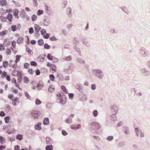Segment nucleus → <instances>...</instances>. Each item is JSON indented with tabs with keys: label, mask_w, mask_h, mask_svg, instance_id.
Instances as JSON below:
<instances>
[{
	"label": "nucleus",
	"mask_w": 150,
	"mask_h": 150,
	"mask_svg": "<svg viewBox=\"0 0 150 150\" xmlns=\"http://www.w3.org/2000/svg\"><path fill=\"white\" fill-rule=\"evenodd\" d=\"M21 25L20 24H18L17 25H13L11 26L12 30L14 32L17 30H19L21 28Z\"/></svg>",
	"instance_id": "f257e3e1"
},
{
	"label": "nucleus",
	"mask_w": 150,
	"mask_h": 150,
	"mask_svg": "<svg viewBox=\"0 0 150 150\" xmlns=\"http://www.w3.org/2000/svg\"><path fill=\"white\" fill-rule=\"evenodd\" d=\"M40 112L39 111H32L31 112V114L34 119L38 118V116L40 115Z\"/></svg>",
	"instance_id": "f03ea898"
},
{
	"label": "nucleus",
	"mask_w": 150,
	"mask_h": 150,
	"mask_svg": "<svg viewBox=\"0 0 150 150\" xmlns=\"http://www.w3.org/2000/svg\"><path fill=\"white\" fill-rule=\"evenodd\" d=\"M91 125L93 128L96 129H99L100 127L99 124L98 123L93 122L91 123Z\"/></svg>",
	"instance_id": "7ed1b4c3"
},
{
	"label": "nucleus",
	"mask_w": 150,
	"mask_h": 150,
	"mask_svg": "<svg viewBox=\"0 0 150 150\" xmlns=\"http://www.w3.org/2000/svg\"><path fill=\"white\" fill-rule=\"evenodd\" d=\"M12 103L13 105H16L20 103L19 98H15L12 99Z\"/></svg>",
	"instance_id": "20e7f679"
},
{
	"label": "nucleus",
	"mask_w": 150,
	"mask_h": 150,
	"mask_svg": "<svg viewBox=\"0 0 150 150\" xmlns=\"http://www.w3.org/2000/svg\"><path fill=\"white\" fill-rule=\"evenodd\" d=\"M9 67H12L13 68H16L17 66V64L16 63H15L12 60H10L9 62Z\"/></svg>",
	"instance_id": "39448f33"
},
{
	"label": "nucleus",
	"mask_w": 150,
	"mask_h": 150,
	"mask_svg": "<svg viewBox=\"0 0 150 150\" xmlns=\"http://www.w3.org/2000/svg\"><path fill=\"white\" fill-rule=\"evenodd\" d=\"M81 127V126L80 124L79 125H72L71 126V128L72 129H73L74 130H77V129L80 128Z\"/></svg>",
	"instance_id": "423d86ee"
},
{
	"label": "nucleus",
	"mask_w": 150,
	"mask_h": 150,
	"mask_svg": "<svg viewBox=\"0 0 150 150\" xmlns=\"http://www.w3.org/2000/svg\"><path fill=\"white\" fill-rule=\"evenodd\" d=\"M22 73V71H16L15 70H14L12 73V75L14 76H16V74L17 76H19V75H21Z\"/></svg>",
	"instance_id": "0eeeda50"
},
{
	"label": "nucleus",
	"mask_w": 150,
	"mask_h": 150,
	"mask_svg": "<svg viewBox=\"0 0 150 150\" xmlns=\"http://www.w3.org/2000/svg\"><path fill=\"white\" fill-rule=\"evenodd\" d=\"M23 41V38L21 36H20L18 38L17 40V43L20 44L21 43H22Z\"/></svg>",
	"instance_id": "6e6552de"
},
{
	"label": "nucleus",
	"mask_w": 150,
	"mask_h": 150,
	"mask_svg": "<svg viewBox=\"0 0 150 150\" xmlns=\"http://www.w3.org/2000/svg\"><path fill=\"white\" fill-rule=\"evenodd\" d=\"M97 74H100V75L98 76V75H97V76L100 79H101L103 77V74L102 71L100 69H98L96 70Z\"/></svg>",
	"instance_id": "1a4fd4ad"
},
{
	"label": "nucleus",
	"mask_w": 150,
	"mask_h": 150,
	"mask_svg": "<svg viewBox=\"0 0 150 150\" xmlns=\"http://www.w3.org/2000/svg\"><path fill=\"white\" fill-rule=\"evenodd\" d=\"M35 31L37 32H38L41 29V27L37 24L35 25Z\"/></svg>",
	"instance_id": "9d476101"
},
{
	"label": "nucleus",
	"mask_w": 150,
	"mask_h": 150,
	"mask_svg": "<svg viewBox=\"0 0 150 150\" xmlns=\"http://www.w3.org/2000/svg\"><path fill=\"white\" fill-rule=\"evenodd\" d=\"M7 4V2L6 0H1L0 1V4L1 6H5Z\"/></svg>",
	"instance_id": "9b49d317"
},
{
	"label": "nucleus",
	"mask_w": 150,
	"mask_h": 150,
	"mask_svg": "<svg viewBox=\"0 0 150 150\" xmlns=\"http://www.w3.org/2000/svg\"><path fill=\"white\" fill-rule=\"evenodd\" d=\"M18 13L19 11L17 9L13 13V16L17 18H19V16L18 15Z\"/></svg>",
	"instance_id": "f8f14e48"
},
{
	"label": "nucleus",
	"mask_w": 150,
	"mask_h": 150,
	"mask_svg": "<svg viewBox=\"0 0 150 150\" xmlns=\"http://www.w3.org/2000/svg\"><path fill=\"white\" fill-rule=\"evenodd\" d=\"M49 123V122L48 118H45L43 121V124L44 125H47Z\"/></svg>",
	"instance_id": "ddd939ff"
},
{
	"label": "nucleus",
	"mask_w": 150,
	"mask_h": 150,
	"mask_svg": "<svg viewBox=\"0 0 150 150\" xmlns=\"http://www.w3.org/2000/svg\"><path fill=\"white\" fill-rule=\"evenodd\" d=\"M7 19H8L9 21H11L12 20V15L11 14H9L6 17Z\"/></svg>",
	"instance_id": "4468645a"
},
{
	"label": "nucleus",
	"mask_w": 150,
	"mask_h": 150,
	"mask_svg": "<svg viewBox=\"0 0 150 150\" xmlns=\"http://www.w3.org/2000/svg\"><path fill=\"white\" fill-rule=\"evenodd\" d=\"M61 88L67 94L68 93V91L64 86L63 85L62 86H61Z\"/></svg>",
	"instance_id": "2eb2a0df"
},
{
	"label": "nucleus",
	"mask_w": 150,
	"mask_h": 150,
	"mask_svg": "<svg viewBox=\"0 0 150 150\" xmlns=\"http://www.w3.org/2000/svg\"><path fill=\"white\" fill-rule=\"evenodd\" d=\"M8 31L6 30H3L0 33V35L2 36H4V35H7L8 33Z\"/></svg>",
	"instance_id": "dca6fc26"
},
{
	"label": "nucleus",
	"mask_w": 150,
	"mask_h": 150,
	"mask_svg": "<svg viewBox=\"0 0 150 150\" xmlns=\"http://www.w3.org/2000/svg\"><path fill=\"white\" fill-rule=\"evenodd\" d=\"M54 90V88L53 86H51L48 88V91L51 93L53 92Z\"/></svg>",
	"instance_id": "f3484780"
},
{
	"label": "nucleus",
	"mask_w": 150,
	"mask_h": 150,
	"mask_svg": "<svg viewBox=\"0 0 150 150\" xmlns=\"http://www.w3.org/2000/svg\"><path fill=\"white\" fill-rule=\"evenodd\" d=\"M41 125V124L40 123L38 124L37 125H35V129H38V130H41L42 129V127L40 126Z\"/></svg>",
	"instance_id": "a211bd4d"
},
{
	"label": "nucleus",
	"mask_w": 150,
	"mask_h": 150,
	"mask_svg": "<svg viewBox=\"0 0 150 150\" xmlns=\"http://www.w3.org/2000/svg\"><path fill=\"white\" fill-rule=\"evenodd\" d=\"M53 149V146L52 145L47 146L45 147V149L47 150H51Z\"/></svg>",
	"instance_id": "6ab92c4d"
},
{
	"label": "nucleus",
	"mask_w": 150,
	"mask_h": 150,
	"mask_svg": "<svg viewBox=\"0 0 150 150\" xmlns=\"http://www.w3.org/2000/svg\"><path fill=\"white\" fill-rule=\"evenodd\" d=\"M8 64V61H4L3 62V67L5 68H6L7 67Z\"/></svg>",
	"instance_id": "aec40b11"
},
{
	"label": "nucleus",
	"mask_w": 150,
	"mask_h": 150,
	"mask_svg": "<svg viewBox=\"0 0 150 150\" xmlns=\"http://www.w3.org/2000/svg\"><path fill=\"white\" fill-rule=\"evenodd\" d=\"M23 135L22 134H18L16 136V138L19 140H21L22 139Z\"/></svg>",
	"instance_id": "412c9836"
},
{
	"label": "nucleus",
	"mask_w": 150,
	"mask_h": 150,
	"mask_svg": "<svg viewBox=\"0 0 150 150\" xmlns=\"http://www.w3.org/2000/svg\"><path fill=\"white\" fill-rule=\"evenodd\" d=\"M21 56L20 55H17L16 56V59L15 60V63H17L20 60Z\"/></svg>",
	"instance_id": "4be33fe9"
},
{
	"label": "nucleus",
	"mask_w": 150,
	"mask_h": 150,
	"mask_svg": "<svg viewBox=\"0 0 150 150\" xmlns=\"http://www.w3.org/2000/svg\"><path fill=\"white\" fill-rule=\"evenodd\" d=\"M29 81L28 78L27 76H25L23 78V82L25 83H28Z\"/></svg>",
	"instance_id": "5701e85b"
},
{
	"label": "nucleus",
	"mask_w": 150,
	"mask_h": 150,
	"mask_svg": "<svg viewBox=\"0 0 150 150\" xmlns=\"http://www.w3.org/2000/svg\"><path fill=\"white\" fill-rule=\"evenodd\" d=\"M7 75V73L6 71H4L1 75V77L2 78H4L6 77Z\"/></svg>",
	"instance_id": "b1692460"
},
{
	"label": "nucleus",
	"mask_w": 150,
	"mask_h": 150,
	"mask_svg": "<svg viewBox=\"0 0 150 150\" xmlns=\"http://www.w3.org/2000/svg\"><path fill=\"white\" fill-rule=\"evenodd\" d=\"M0 19L3 22H6L7 21V18L6 17L1 16H0Z\"/></svg>",
	"instance_id": "393cba45"
},
{
	"label": "nucleus",
	"mask_w": 150,
	"mask_h": 150,
	"mask_svg": "<svg viewBox=\"0 0 150 150\" xmlns=\"http://www.w3.org/2000/svg\"><path fill=\"white\" fill-rule=\"evenodd\" d=\"M56 66L54 64H53L52 67H51L50 69L56 72Z\"/></svg>",
	"instance_id": "a878e982"
},
{
	"label": "nucleus",
	"mask_w": 150,
	"mask_h": 150,
	"mask_svg": "<svg viewBox=\"0 0 150 150\" xmlns=\"http://www.w3.org/2000/svg\"><path fill=\"white\" fill-rule=\"evenodd\" d=\"M43 86V84L42 82L39 81L38 84V87L41 88Z\"/></svg>",
	"instance_id": "bb28decb"
},
{
	"label": "nucleus",
	"mask_w": 150,
	"mask_h": 150,
	"mask_svg": "<svg viewBox=\"0 0 150 150\" xmlns=\"http://www.w3.org/2000/svg\"><path fill=\"white\" fill-rule=\"evenodd\" d=\"M72 57L71 56H69L67 57L64 58V60L67 61H70L71 60Z\"/></svg>",
	"instance_id": "cd10ccee"
},
{
	"label": "nucleus",
	"mask_w": 150,
	"mask_h": 150,
	"mask_svg": "<svg viewBox=\"0 0 150 150\" xmlns=\"http://www.w3.org/2000/svg\"><path fill=\"white\" fill-rule=\"evenodd\" d=\"M76 88L79 91L82 90V87L80 84H78L76 86Z\"/></svg>",
	"instance_id": "c85d7f7f"
},
{
	"label": "nucleus",
	"mask_w": 150,
	"mask_h": 150,
	"mask_svg": "<svg viewBox=\"0 0 150 150\" xmlns=\"http://www.w3.org/2000/svg\"><path fill=\"white\" fill-rule=\"evenodd\" d=\"M5 142V139L2 136H0V143L1 144H3Z\"/></svg>",
	"instance_id": "c756f323"
},
{
	"label": "nucleus",
	"mask_w": 150,
	"mask_h": 150,
	"mask_svg": "<svg viewBox=\"0 0 150 150\" xmlns=\"http://www.w3.org/2000/svg\"><path fill=\"white\" fill-rule=\"evenodd\" d=\"M5 122L6 123H8L9 122V121L10 120V117L9 116H7L4 118Z\"/></svg>",
	"instance_id": "7c9ffc66"
},
{
	"label": "nucleus",
	"mask_w": 150,
	"mask_h": 150,
	"mask_svg": "<svg viewBox=\"0 0 150 150\" xmlns=\"http://www.w3.org/2000/svg\"><path fill=\"white\" fill-rule=\"evenodd\" d=\"M38 44L40 45H42L44 44V42L43 40L40 39L38 41Z\"/></svg>",
	"instance_id": "2f4dec72"
},
{
	"label": "nucleus",
	"mask_w": 150,
	"mask_h": 150,
	"mask_svg": "<svg viewBox=\"0 0 150 150\" xmlns=\"http://www.w3.org/2000/svg\"><path fill=\"white\" fill-rule=\"evenodd\" d=\"M49 77L50 80L52 81H54L55 77L53 74H50L49 76Z\"/></svg>",
	"instance_id": "473e14b6"
},
{
	"label": "nucleus",
	"mask_w": 150,
	"mask_h": 150,
	"mask_svg": "<svg viewBox=\"0 0 150 150\" xmlns=\"http://www.w3.org/2000/svg\"><path fill=\"white\" fill-rule=\"evenodd\" d=\"M28 71L31 75H33L34 73V71L33 70V69H29L28 70Z\"/></svg>",
	"instance_id": "72a5a7b5"
},
{
	"label": "nucleus",
	"mask_w": 150,
	"mask_h": 150,
	"mask_svg": "<svg viewBox=\"0 0 150 150\" xmlns=\"http://www.w3.org/2000/svg\"><path fill=\"white\" fill-rule=\"evenodd\" d=\"M4 44H6L8 45L10 44V43L8 39H5L4 42Z\"/></svg>",
	"instance_id": "f704fd0d"
},
{
	"label": "nucleus",
	"mask_w": 150,
	"mask_h": 150,
	"mask_svg": "<svg viewBox=\"0 0 150 150\" xmlns=\"http://www.w3.org/2000/svg\"><path fill=\"white\" fill-rule=\"evenodd\" d=\"M37 16L35 15V14H33L32 16V21H35L36 20V19H37Z\"/></svg>",
	"instance_id": "c9c22d12"
},
{
	"label": "nucleus",
	"mask_w": 150,
	"mask_h": 150,
	"mask_svg": "<svg viewBox=\"0 0 150 150\" xmlns=\"http://www.w3.org/2000/svg\"><path fill=\"white\" fill-rule=\"evenodd\" d=\"M30 64L28 63H25L24 65V68L25 69H28L29 68Z\"/></svg>",
	"instance_id": "e433bc0d"
},
{
	"label": "nucleus",
	"mask_w": 150,
	"mask_h": 150,
	"mask_svg": "<svg viewBox=\"0 0 150 150\" xmlns=\"http://www.w3.org/2000/svg\"><path fill=\"white\" fill-rule=\"evenodd\" d=\"M98 113V112L97 110H94L93 112V114L94 117L97 116Z\"/></svg>",
	"instance_id": "4c0bfd02"
},
{
	"label": "nucleus",
	"mask_w": 150,
	"mask_h": 150,
	"mask_svg": "<svg viewBox=\"0 0 150 150\" xmlns=\"http://www.w3.org/2000/svg\"><path fill=\"white\" fill-rule=\"evenodd\" d=\"M11 45L14 48H16V43L15 41H13L11 42Z\"/></svg>",
	"instance_id": "58836bf2"
},
{
	"label": "nucleus",
	"mask_w": 150,
	"mask_h": 150,
	"mask_svg": "<svg viewBox=\"0 0 150 150\" xmlns=\"http://www.w3.org/2000/svg\"><path fill=\"white\" fill-rule=\"evenodd\" d=\"M30 64L31 66H37V63L35 61H31Z\"/></svg>",
	"instance_id": "ea45409f"
},
{
	"label": "nucleus",
	"mask_w": 150,
	"mask_h": 150,
	"mask_svg": "<svg viewBox=\"0 0 150 150\" xmlns=\"http://www.w3.org/2000/svg\"><path fill=\"white\" fill-rule=\"evenodd\" d=\"M41 103V101L39 100V99L37 98L36 100L35 103L36 105H39Z\"/></svg>",
	"instance_id": "a19ab883"
},
{
	"label": "nucleus",
	"mask_w": 150,
	"mask_h": 150,
	"mask_svg": "<svg viewBox=\"0 0 150 150\" xmlns=\"http://www.w3.org/2000/svg\"><path fill=\"white\" fill-rule=\"evenodd\" d=\"M29 33L30 34H32L34 32V30L33 28L32 27H31L29 29Z\"/></svg>",
	"instance_id": "79ce46f5"
},
{
	"label": "nucleus",
	"mask_w": 150,
	"mask_h": 150,
	"mask_svg": "<svg viewBox=\"0 0 150 150\" xmlns=\"http://www.w3.org/2000/svg\"><path fill=\"white\" fill-rule=\"evenodd\" d=\"M47 58L50 60H52L53 59V57L51 56L50 54H49L47 55Z\"/></svg>",
	"instance_id": "37998d69"
},
{
	"label": "nucleus",
	"mask_w": 150,
	"mask_h": 150,
	"mask_svg": "<svg viewBox=\"0 0 150 150\" xmlns=\"http://www.w3.org/2000/svg\"><path fill=\"white\" fill-rule=\"evenodd\" d=\"M69 98L72 100L74 96V95L72 93H69Z\"/></svg>",
	"instance_id": "c03bdc74"
},
{
	"label": "nucleus",
	"mask_w": 150,
	"mask_h": 150,
	"mask_svg": "<svg viewBox=\"0 0 150 150\" xmlns=\"http://www.w3.org/2000/svg\"><path fill=\"white\" fill-rule=\"evenodd\" d=\"M107 139L109 141H111L113 139V137L112 136H108Z\"/></svg>",
	"instance_id": "a18cd8bd"
},
{
	"label": "nucleus",
	"mask_w": 150,
	"mask_h": 150,
	"mask_svg": "<svg viewBox=\"0 0 150 150\" xmlns=\"http://www.w3.org/2000/svg\"><path fill=\"white\" fill-rule=\"evenodd\" d=\"M44 47L45 48L49 49L50 48V46L47 44H45L44 46Z\"/></svg>",
	"instance_id": "49530a36"
},
{
	"label": "nucleus",
	"mask_w": 150,
	"mask_h": 150,
	"mask_svg": "<svg viewBox=\"0 0 150 150\" xmlns=\"http://www.w3.org/2000/svg\"><path fill=\"white\" fill-rule=\"evenodd\" d=\"M43 13V11L39 10L37 12V15H40Z\"/></svg>",
	"instance_id": "de8ad7c7"
},
{
	"label": "nucleus",
	"mask_w": 150,
	"mask_h": 150,
	"mask_svg": "<svg viewBox=\"0 0 150 150\" xmlns=\"http://www.w3.org/2000/svg\"><path fill=\"white\" fill-rule=\"evenodd\" d=\"M14 96L13 94H9L8 96V98L10 100H11L13 97Z\"/></svg>",
	"instance_id": "09e8293b"
},
{
	"label": "nucleus",
	"mask_w": 150,
	"mask_h": 150,
	"mask_svg": "<svg viewBox=\"0 0 150 150\" xmlns=\"http://www.w3.org/2000/svg\"><path fill=\"white\" fill-rule=\"evenodd\" d=\"M11 48H8L6 50V53L7 55L9 54L11 52Z\"/></svg>",
	"instance_id": "8fccbe9b"
},
{
	"label": "nucleus",
	"mask_w": 150,
	"mask_h": 150,
	"mask_svg": "<svg viewBox=\"0 0 150 150\" xmlns=\"http://www.w3.org/2000/svg\"><path fill=\"white\" fill-rule=\"evenodd\" d=\"M26 50L29 54H30L31 52V50L29 48H26Z\"/></svg>",
	"instance_id": "3c124183"
},
{
	"label": "nucleus",
	"mask_w": 150,
	"mask_h": 150,
	"mask_svg": "<svg viewBox=\"0 0 150 150\" xmlns=\"http://www.w3.org/2000/svg\"><path fill=\"white\" fill-rule=\"evenodd\" d=\"M36 74L37 75H39L40 74V72L39 69H38L35 71Z\"/></svg>",
	"instance_id": "603ef678"
},
{
	"label": "nucleus",
	"mask_w": 150,
	"mask_h": 150,
	"mask_svg": "<svg viewBox=\"0 0 150 150\" xmlns=\"http://www.w3.org/2000/svg\"><path fill=\"white\" fill-rule=\"evenodd\" d=\"M13 92L15 94H17L18 93V90L17 89H14L13 90Z\"/></svg>",
	"instance_id": "864d4df0"
},
{
	"label": "nucleus",
	"mask_w": 150,
	"mask_h": 150,
	"mask_svg": "<svg viewBox=\"0 0 150 150\" xmlns=\"http://www.w3.org/2000/svg\"><path fill=\"white\" fill-rule=\"evenodd\" d=\"M20 146L18 145L16 146L14 148V150H19Z\"/></svg>",
	"instance_id": "5fc2aeb1"
},
{
	"label": "nucleus",
	"mask_w": 150,
	"mask_h": 150,
	"mask_svg": "<svg viewBox=\"0 0 150 150\" xmlns=\"http://www.w3.org/2000/svg\"><path fill=\"white\" fill-rule=\"evenodd\" d=\"M40 32L42 35H43L45 34L46 32L45 30V29H42L41 30Z\"/></svg>",
	"instance_id": "6e6d98bb"
},
{
	"label": "nucleus",
	"mask_w": 150,
	"mask_h": 150,
	"mask_svg": "<svg viewBox=\"0 0 150 150\" xmlns=\"http://www.w3.org/2000/svg\"><path fill=\"white\" fill-rule=\"evenodd\" d=\"M4 49V47L2 44H0V51Z\"/></svg>",
	"instance_id": "4d7b16f0"
},
{
	"label": "nucleus",
	"mask_w": 150,
	"mask_h": 150,
	"mask_svg": "<svg viewBox=\"0 0 150 150\" xmlns=\"http://www.w3.org/2000/svg\"><path fill=\"white\" fill-rule=\"evenodd\" d=\"M46 144H50V138L49 137H47L46 138Z\"/></svg>",
	"instance_id": "13d9d810"
},
{
	"label": "nucleus",
	"mask_w": 150,
	"mask_h": 150,
	"mask_svg": "<svg viewBox=\"0 0 150 150\" xmlns=\"http://www.w3.org/2000/svg\"><path fill=\"white\" fill-rule=\"evenodd\" d=\"M93 137H94V139H95L96 140L99 141L100 140V138L98 136H93Z\"/></svg>",
	"instance_id": "bf43d9fd"
},
{
	"label": "nucleus",
	"mask_w": 150,
	"mask_h": 150,
	"mask_svg": "<svg viewBox=\"0 0 150 150\" xmlns=\"http://www.w3.org/2000/svg\"><path fill=\"white\" fill-rule=\"evenodd\" d=\"M66 123H70L71 122V120L70 119H68L66 121Z\"/></svg>",
	"instance_id": "052dcab7"
},
{
	"label": "nucleus",
	"mask_w": 150,
	"mask_h": 150,
	"mask_svg": "<svg viewBox=\"0 0 150 150\" xmlns=\"http://www.w3.org/2000/svg\"><path fill=\"white\" fill-rule=\"evenodd\" d=\"M55 38H56L54 36H53L50 38V39L52 41L56 40Z\"/></svg>",
	"instance_id": "680f3d73"
},
{
	"label": "nucleus",
	"mask_w": 150,
	"mask_h": 150,
	"mask_svg": "<svg viewBox=\"0 0 150 150\" xmlns=\"http://www.w3.org/2000/svg\"><path fill=\"white\" fill-rule=\"evenodd\" d=\"M6 77V79L7 81H11L10 76L9 75H7Z\"/></svg>",
	"instance_id": "e2e57ef3"
},
{
	"label": "nucleus",
	"mask_w": 150,
	"mask_h": 150,
	"mask_svg": "<svg viewBox=\"0 0 150 150\" xmlns=\"http://www.w3.org/2000/svg\"><path fill=\"white\" fill-rule=\"evenodd\" d=\"M5 115V114L4 112V111H1V112L0 113V116H4Z\"/></svg>",
	"instance_id": "0e129e2a"
},
{
	"label": "nucleus",
	"mask_w": 150,
	"mask_h": 150,
	"mask_svg": "<svg viewBox=\"0 0 150 150\" xmlns=\"http://www.w3.org/2000/svg\"><path fill=\"white\" fill-rule=\"evenodd\" d=\"M63 94V93L62 91H60L58 93H57V96L59 97H61L62 96L61 94Z\"/></svg>",
	"instance_id": "69168bd1"
},
{
	"label": "nucleus",
	"mask_w": 150,
	"mask_h": 150,
	"mask_svg": "<svg viewBox=\"0 0 150 150\" xmlns=\"http://www.w3.org/2000/svg\"><path fill=\"white\" fill-rule=\"evenodd\" d=\"M36 42V41L34 40H32L30 41V43L32 45H35Z\"/></svg>",
	"instance_id": "338daca9"
},
{
	"label": "nucleus",
	"mask_w": 150,
	"mask_h": 150,
	"mask_svg": "<svg viewBox=\"0 0 150 150\" xmlns=\"http://www.w3.org/2000/svg\"><path fill=\"white\" fill-rule=\"evenodd\" d=\"M62 34L64 35H66L67 34V31L65 30H62Z\"/></svg>",
	"instance_id": "774afa93"
}]
</instances>
